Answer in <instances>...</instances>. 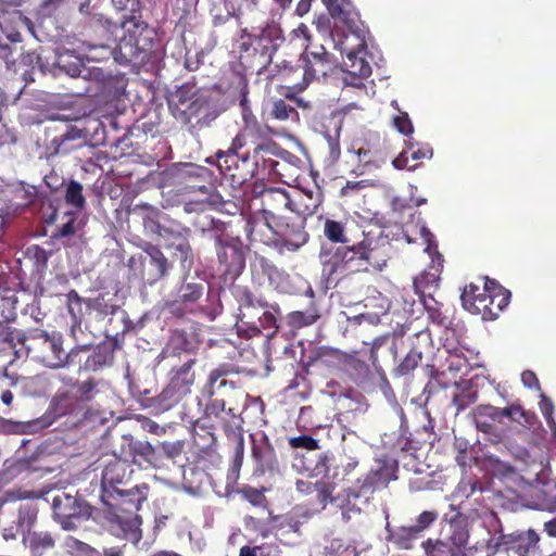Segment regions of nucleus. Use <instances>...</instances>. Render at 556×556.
Wrapping results in <instances>:
<instances>
[{
  "instance_id": "obj_56",
  "label": "nucleus",
  "mask_w": 556,
  "mask_h": 556,
  "mask_svg": "<svg viewBox=\"0 0 556 556\" xmlns=\"http://www.w3.org/2000/svg\"><path fill=\"white\" fill-rule=\"evenodd\" d=\"M59 68L71 77H78L84 70L83 61L73 54H60L56 62Z\"/></svg>"
},
{
  "instance_id": "obj_8",
  "label": "nucleus",
  "mask_w": 556,
  "mask_h": 556,
  "mask_svg": "<svg viewBox=\"0 0 556 556\" xmlns=\"http://www.w3.org/2000/svg\"><path fill=\"white\" fill-rule=\"evenodd\" d=\"M134 469L126 459L113 456L103 463L101 471V502H112L125 498V495L141 488H150L148 483L137 484L128 488L132 478Z\"/></svg>"
},
{
  "instance_id": "obj_14",
  "label": "nucleus",
  "mask_w": 556,
  "mask_h": 556,
  "mask_svg": "<svg viewBox=\"0 0 556 556\" xmlns=\"http://www.w3.org/2000/svg\"><path fill=\"white\" fill-rule=\"evenodd\" d=\"M48 414L53 419L66 418V422L78 426L86 421L91 414L90 409H84L79 400L70 387L59 389L50 401Z\"/></svg>"
},
{
  "instance_id": "obj_58",
  "label": "nucleus",
  "mask_w": 556,
  "mask_h": 556,
  "mask_svg": "<svg viewBox=\"0 0 556 556\" xmlns=\"http://www.w3.org/2000/svg\"><path fill=\"white\" fill-rule=\"evenodd\" d=\"M52 252L46 251L38 244H33L27 248L26 255L34 262L37 271H45L48 267V261Z\"/></svg>"
},
{
  "instance_id": "obj_45",
  "label": "nucleus",
  "mask_w": 556,
  "mask_h": 556,
  "mask_svg": "<svg viewBox=\"0 0 556 556\" xmlns=\"http://www.w3.org/2000/svg\"><path fill=\"white\" fill-rule=\"evenodd\" d=\"M85 304L88 309L96 312L100 317L114 315L118 309L115 295L110 294V292H102L94 298H88L85 300Z\"/></svg>"
},
{
  "instance_id": "obj_6",
  "label": "nucleus",
  "mask_w": 556,
  "mask_h": 556,
  "mask_svg": "<svg viewBox=\"0 0 556 556\" xmlns=\"http://www.w3.org/2000/svg\"><path fill=\"white\" fill-rule=\"evenodd\" d=\"M134 212L141 217L144 232L162 242L168 250H172L173 244L182 236L191 235L189 227L148 203L136 204Z\"/></svg>"
},
{
  "instance_id": "obj_47",
  "label": "nucleus",
  "mask_w": 556,
  "mask_h": 556,
  "mask_svg": "<svg viewBox=\"0 0 556 556\" xmlns=\"http://www.w3.org/2000/svg\"><path fill=\"white\" fill-rule=\"evenodd\" d=\"M287 99L289 100V102L282 99L273 101L270 116L278 121H298L299 113L295 106L292 105L290 102L300 103L301 101L298 100L294 96L287 97Z\"/></svg>"
},
{
  "instance_id": "obj_18",
  "label": "nucleus",
  "mask_w": 556,
  "mask_h": 556,
  "mask_svg": "<svg viewBox=\"0 0 556 556\" xmlns=\"http://www.w3.org/2000/svg\"><path fill=\"white\" fill-rule=\"evenodd\" d=\"M216 157L220 174L231 184L241 185L249 177H253L254 173L250 169V151L242 155L229 151H218Z\"/></svg>"
},
{
  "instance_id": "obj_43",
  "label": "nucleus",
  "mask_w": 556,
  "mask_h": 556,
  "mask_svg": "<svg viewBox=\"0 0 556 556\" xmlns=\"http://www.w3.org/2000/svg\"><path fill=\"white\" fill-rule=\"evenodd\" d=\"M150 257L149 265L151 266L150 282H155L164 278L170 268V264L160 247L149 243L144 249Z\"/></svg>"
},
{
  "instance_id": "obj_22",
  "label": "nucleus",
  "mask_w": 556,
  "mask_h": 556,
  "mask_svg": "<svg viewBox=\"0 0 556 556\" xmlns=\"http://www.w3.org/2000/svg\"><path fill=\"white\" fill-rule=\"evenodd\" d=\"M289 193L281 188H269L262 193V208L260 210L264 225L278 220L281 216L294 211Z\"/></svg>"
},
{
  "instance_id": "obj_35",
  "label": "nucleus",
  "mask_w": 556,
  "mask_h": 556,
  "mask_svg": "<svg viewBox=\"0 0 556 556\" xmlns=\"http://www.w3.org/2000/svg\"><path fill=\"white\" fill-rule=\"evenodd\" d=\"M140 50L137 49V46L134 45V41L127 33L121 38L117 45L112 47L111 56L114 58L115 62L121 65H141L148 62V58L142 54Z\"/></svg>"
},
{
  "instance_id": "obj_15",
  "label": "nucleus",
  "mask_w": 556,
  "mask_h": 556,
  "mask_svg": "<svg viewBox=\"0 0 556 556\" xmlns=\"http://www.w3.org/2000/svg\"><path fill=\"white\" fill-rule=\"evenodd\" d=\"M276 46L268 29L262 28L258 33H249L247 28L242 29L240 36V59H256L260 67H265L271 62Z\"/></svg>"
},
{
  "instance_id": "obj_20",
  "label": "nucleus",
  "mask_w": 556,
  "mask_h": 556,
  "mask_svg": "<svg viewBox=\"0 0 556 556\" xmlns=\"http://www.w3.org/2000/svg\"><path fill=\"white\" fill-rule=\"evenodd\" d=\"M540 535L533 530H516L501 534L497 546L518 556H539Z\"/></svg>"
},
{
  "instance_id": "obj_25",
  "label": "nucleus",
  "mask_w": 556,
  "mask_h": 556,
  "mask_svg": "<svg viewBox=\"0 0 556 556\" xmlns=\"http://www.w3.org/2000/svg\"><path fill=\"white\" fill-rule=\"evenodd\" d=\"M235 296L239 304V328L245 326L250 330L252 325L255 324L256 318L261 315L262 307L266 301L255 296L248 287H237Z\"/></svg>"
},
{
  "instance_id": "obj_2",
  "label": "nucleus",
  "mask_w": 556,
  "mask_h": 556,
  "mask_svg": "<svg viewBox=\"0 0 556 556\" xmlns=\"http://www.w3.org/2000/svg\"><path fill=\"white\" fill-rule=\"evenodd\" d=\"M149 491L150 488H141L125 495V498L102 502L104 519L111 534L135 544L141 540L142 519L138 511L148 500Z\"/></svg>"
},
{
  "instance_id": "obj_60",
  "label": "nucleus",
  "mask_w": 556,
  "mask_h": 556,
  "mask_svg": "<svg viewBox=\"0 0 556 556\" xmlns=\"http://www.w3.org/2000/svg\"><path fill=\"white\" fill-rule=\"evenodd\" d=\"M254 130L251 127L243 128L232 140L230 148L227 150L229 152L238 153L244 147L253 146L255 147L256 141L254 140Z\"/></svg>"
},
{
  "instance_id": "obj_41",
  "label": "nucleus",
  "mask_w": 556,
  "mask_h": 556,
  "mask_svg": "<svg viewBox=\"0 0 556 556\" xmlns=\"http://www.w3.org/2000/svg\"><path fill=\"white\" fill-rule=\"evenodd\" d=\"M201 91L195 84L185 83L178 87L168 98V108L172 111L175 118L186 105H188L194 97Z\"/></svg>"
},
{
  "instance_id": "obj_26",
  "label": "nucleus",
  "mask_w": 556,
  "mask_h": 556,
  "mask_svg": "<svg viewBox=\"0 0 556 556\" xmlns=\"http://www.w3.org/2000/svg\"><path fill=\"white\" fill-rule=\"evenodd\" d=\"M212 118L214 116L211 114L210 97L202 90L176 117V119L193 128L206 126Z\"/></svg>"
},
{
  "instance_id": "obj_33",
  "label": "nucleus",
  "mask_w": 556,
  "mask_h": 556,
  "mask_svg": "<svg viewBox=\"0 0 556 556\" xmlns=\"http://www.w3.org/2000/svg\"><path fill=\"white\" fill-rule=\"evenodd\" d=\"M326 5L330 15L345 25L346 30L344 33L365 29L351 0H326Z\"/></svg>"
},
{
  "instance_id": "obj_50",
  "label": "nucleus",
  "mask_w": 556,
  "mask_h": 556,
  "mask_svg": "<svg viewBox=\"0 0 556 556\" xmlns=\"http://www.w3.org/2000/svg\"><path fill=\"white\" fill-rule=\"evenodd\" d=\"M425 311L428 314V318L434 324L443 328H447L450 325L448 316L443 312V303L435 300L434 296L419 300Z\"/></svg>"
},
{
  "instance_id": "obj_53",
  "label": "nucleus",
  "mask_w": 556,
  "mask_h": 556,
  "mask_svg": "<svg viewBox=\"0 0 556 556\" xmlns=\"http://www.w3.org/2000/svg\"><path fill=\"white\" fill-rule=\"evenodd\" d=\"M62 546L71 556H101L96 548L72 535L64 539Z\"/></svg>"
},
{
  "instance_id": "obj_3",
  "label": "nucleus",
  "mask_w": 556,
  "mask_h": 556,
  "mask_svg": "<svg viewBox=\"0 0 556 556\" xmlns=\"http://www.w3.org/2000/svg\"><path fill=\"white\" fill-rule=\"evenodd\" d=\"M24 348L27 351V355L49 368L70 366L76 362L79 353L89 349L88 345H77L70 352H65L61 333H48L40 329H33L26 332Z\"/></svg>"
},
{
  "instance_id": "obj_21",
  "label": "nucleus",
  "mask_w": 556,
  "mask_h": 556,
  "mask_svg": "<svg viewBox=\"0 0 556 556\" xmlns=\"http://www.w3.org/2000/svg\"><path fill=\"white\" fill-rule=\"evenodd\" d=\"M252 280L263 286L268 282L274 289L286 292L289 275L279 269L271 261L263 255L256 254L251 262Z\"/></svg>"
},
{
  "instance_id": "obj_52",
  "label": "nucleus",
  "mask_w": 556,
  "mask_h": 556,
  "mask_svg": "<svg viewBox=\"0 0 556 556\" xmlns=\"http://www.w3.org/2000/svg\"><path fill=\"white\" fill-rule=\"evenodd\" d=\"M190 235L182 236L173 244L174 256L178 257L182 268L190 269L194 263V254L189 242Z\"/></svg>"
},
{
  "instance_id": "obj_44",
  "label": "nucleus",
  "mask_w": 556,
  "mask_h": 556,
  "mask_svg": "<svg viewBox=\"0 0 556 556\" xmlns=\"http://www.w3.org/2000/svg\"><path fill=\"white\" fill-rule=\"evenodd\" d=\"M35 470L33 462L29 458H16L12 460H5L3 467L0 469V489L24 472H30Z\"/></svg>"
},
{
  "instance_id": "obj_55",
  "label": "nucleus",
  "mask_w": 556,
  "mask_h": 556,
  "mask_svg": "<svg viewBox=\"0 0 556 556\" xmlns=\"http://www.w3.org/2000/svg\"><path fill=\"white\" fill-rule=\"evenodd\" d=\"M422 545L427 556H464V553L459 549L455 552L454 546L446 540H439L434 543L431 540H428L424 542Z\"/></svg>"
},
{
  "instance_id": "obj_16",
  "label": "nucleus",
  "mask_w": 556,
  "mask_h": 556,
  "mask_svg": "<svg viewBox=\"0 0 556 556\" xmlns=\"http://www.w3.org/2000/svg\"><path fill=\"white\" fill-rule=\"evenodd\" d=\"M302 61L303 79L306 84L325 78L339 66L337 58L328 52L323 45L307 46L302 54Z\"/></svg>"
},
{
  "instance_id": "obj_63",
  "label": "nucleus",
  "mask_w": 556,
  "mask_h": 556,
  "mask_svg": "<svg viewBox=\"0 0 556 556\" xmlns=\"http://www.w3.org/2000/svg\"><path fill=\"white\" fill-rule=\"evenodd\" d=\"M67 302H68V312L73 317L74 325L72 327V331H74V328L77 326H80L81 319V303L83 299L79 296V294L75 290H71L67 293Z\"/></svg>"
},
{
  "instance_id": "obj_49",
  "label": "nucleus",
  "mask_w": 556,
  "mask_h": 556,
  "mask_svg": "<svg viewBox=\"0 0 556 556\" xmlns=\"http://www.w3.org/2000/svg\"><path fill=\"white\" fill-rule=\"evenodd\" d=\"M320 318L317 307L313 304L306 311H294L287 315V321L292 329H300L315 324Z\"/></svg>"
},
{
  "instance_id": "obj_1",
  "label": "nucleus",
  "mask_w": 556,
  "mask_h": 556,
  "mask_svg": "<svg viewBox=\"0 0 556 556\" xmlns=\"http://www.w3.org/2000/svg\"><path fill=\"white\" fill-rule=\"evenodd\" d=\"M359 242L323 250L320 261L329 276L339 271H381L390 258L391 243L382 232L363 233Z\"/></svg>"
},
{
  "instance_id": "obj_11",
  "label": "nucleus",
  "mask_w": 556,
  "mask_h": 556,
  "mask_svg": "<svg viewBox=\"0 0 556 556\" xmlns=\"http://www.w3.org/2000/svg\"><path fill=\"white\" fill-rule=\"evenodd\" d=\"M122 23L117 24L106 18L102 14H93L86 25L88 39L83 41V46L89 51L101 50V56L92 55L96 61L106 60L112 54V47L116 45L118 33L123 30Z\"/></svg>"
},
{
  "instance_id": "obj_62",
  "label": "nucleus",
  "mask_w": 556,
  "mask_h": 556,
  "mask_svg": "<svg viewBox=\"0 0 556 556\" xmlns=\"http://www.w3.org/2000/svg\"><path fill=\"white\" fill-rule=\"evenodd\" d=\"M391 105L400 112V114L393 118L394 127L404 136L412 135L414 127L408 114L406 112H401L396 100H393Z\"/></svg>"
},
{
  "instance_id": "obj_4",
  "label": "nucleus",
  "mask_w": 556,
  "mask_h": 556,
  "mask_svg": "<svg viewBox=\"0 0 556 556\" xmlns=\"http://www.w3.org/2000/svg\"><path fill=\"white\" fill-rule=\"evenodd\" d=\"M483 287L470 282L462 292V302L466 311L481 315L484 320L498 317L510 301V291L502 287L495 279L483 278Z\"/></svg>"
},
{
  "instance_id": "obj_42",
  "label": "nucleus",
  "mask_w": 556,
  "mask_h": 556,
  "mask_svg": "<svg viewBox=\"0 0 556 556\" xmlns=\"http://www.w3.org/2000/svg\"><path fill=\"white\" fill-rule=\"evenodd\" d=\"M23 541L33 556H42L55 546V538L49 531H28Z\"/></svg>"
},
{
  "instance_id": "obj_29",
  "label": "nucleus",
  "mask_w": 556,
  "mask_h": 556,
  "mask_svg": "<svg viewBox=\"0 0 556 556\" xmlns=\"http://www.w3.org/2000/svg\"><path fill=\"white\" fill-rule=\"evenodd\" d=\"M442 268L443 257L439 254L437 260H432L431 264L414 278V289L419 300L434 296L439 289Z\"/></svg>"
},
{
  "instance_id": "obj_31",
  "label": "nucleus",
  "mask_w": 556,
  "mask_h": 556,
  "mask_svg": "<svg viewBox=\"0 0 556 556\" xmlns=\"http://www.w3.org/2000/svg\"><path fill=\"white\" fill-rule=\"evenodd\" d=\"M68 386L72 388L80 405L86 408L88 403L99 404L101 401L106 399V384L102 380H98L93 377L88 378L85 381H78L70 379Z\"/></svg>"
},
{
  "instance_id": "obj_51",
  "label": "nucleus",
  "mask_w": 556,
  "mask_h": 556,
  "mask_svg": "<svg viewBox=\"0 0 556 556\" xmlns=\"http://www.w3.org/2000/svg\"><path fill=\"white\" fill-rule=\"evenodd\" d=\"M25 338L26 333L0 323V352L14 350L17 343L24 346Z\"/></svg>"
},
{
  "instance_id": "obj_36",
  "label": "nucleus",
  "mask_w": 556,
  "mask_h": 556,
  "mask_svg": "<svg viewBox=\"0 0 556 556\" xmlns=\"http://www.w3.org/2000/svg\"><path fill=\"white\" fill-rule=\"evenodd\" d=\"M280 316L281 311L277 303L271 304L265 302L261 315L249 330L251 332L250 334L257 336L262 330H266V337L273 338L279 329L278 319Z\"/></svg>"
},
{
  "instance_id": "obj_27",
  "label": "nucleus",
  "mask_w": 556,
  "mask_h": 556,
  "mask_svg": "<svg viewBox=\"0 0 556 556\" xmlns=\"http://www.w3.org/2000/svg\"><path fill=\"white\" fill-rule=\"evenodd\" d=\"M275 143L270 141L264 140L255 147H253L252 152H250V159L253 160V176L262 175L263 177L271 176V175H281L279 172L280 163L276 161L274 155Z\"/></svg>"
},
{
  "instance_id": "obj_59",
  "label": "nucleus",
  "mask_w": 556,
  "mask_h": 556,
  "mask_svg": "<svg viewBox=\"0 0 556 556\" xmlns=\"http://www.w3.org/2000/svg\"><path fill=\"white\" fill-rule=\"evenodd\" d=\"M65 201L67 204L81 210L85 207L86 200L83 194V186L75 180H71L66 187Z\"/></svg>"
},
{
  "instance_id": "obj_54",
  "label": "nucleus",
  "mask_w": 556,
  "mask_h": 556,
  "mask_svg": "<svg viewBox=\"0 0 556 556\" xmlns=\"http://www.w3.org/2000/svg\"><path fill=\"white\" fill-rule=\"evenodd\" d=\"M422 361V353L412 349L402 362L393 369L394 377H403L415 370Z\"/></svg>"
},
{
  "instance_id": "obj_28",
  "label": "nucleus",
  "mask_w": 556,
  "mask_h": 556,
  "mask_svg": "<svg viewBox=\"0 0 556 556\" xmlns=\"http://www.w3.org/2000/svg\"><path fill=\"white\" fill-rule=\"evenodd\" d=\"M180 175L185 179L193 182V185L190 186L191 188L199 190L201 193L207 194V201L212 205L217 206L225 204V202L222 201V197L217 193H211V187L206 186V184H210L212 178V173L207 167L187 163L180 168Z\"/></svg>"
},
{
  "instance_id": "obj_23",
  "label": "nucleus",
  "mask_w": 556,
  "mask_h": 556,
  "mask_svg": "<svg viewBox=\"0 0 556 556\" xmlns=\"http://www.w3.org/2000/svg\"><path fill=\"white\" fill-rule=\"evenodd\" d=\"M445 525L442 528L444 540L455 548L464 547L469 538L467 517L454 505H450V511L443 516Z\"/></svg>"
},
{
  "instance_id": "obj_46",
  "label": "nucleus",
  "mask_w": 556,
  "mask_h": 556,
  "mask_svg": "<svg viewBox=\"0 0 556 556\" xmlns=\"http://www.w3.org/2000/svg\"><path fill=\"white\" fill-rule=\"evenodd\" d=\"M187 395L168 382L163 391L154 399V406L161 412H166L181 403Z\"/></svg>"
},
{
  "instance_id": "obj_40",
  "label": "nucleus",
  "mask_w": 556,
  "mask_h": 556,
  "mask_svg": "<svg viewBox=\"0 0 556 556\" xmlns=\"http://www.w3.org/2000/svg\"><path fill=\"white\" fill-rule=\"evenodd\" d=\"M338 359L342 369L352 380L362 382L368 378L369 366L365 361L357 356V352L341 353Z\"/></svg>"
},
{
  "instance_id": "obj_34",
  "label": "nucleus",
  "mask_w": 556,
  "mask_h": 556,
  "mask_svg": "<svg viewBox=\"0 0 556 556\" xmlns=\"http://www.w3.org/2000/svg\"><path fill=\"white\" fill-rule=\"evenodd\" d=\"M351 156L357 165L352 169L357 176L369 174L380 168L387 162V154L382 149L378 148H359L352 151Z\"/></svg>"
},
{
  "instance_id": "obj_17",
  "label": "nucleus",
  "mask_w": 556,
  "mask_h": 556,
  "mask_svg": "<svg viewBox=\"0 0 556 556\" xmlns=\"http://www.w3.org/2000/svg\"><path fill=\"white\" fill-rule=\"evenodd\" d=\"M215 245L219 271L226 279L235 280L241 275L245 267V255L242 243L239 240L217 236Z\"/></svg>"
},
{
  "instance_id": "obj_10",
  "label": "nucleus",
  "mask_w": 556,
  "mask_h": 556,
  "mask_svg": "<svg viewBox=\"0 0 556 556\" xmlns=\"http://www.w3.org/2000/svg\"><path fill=\"white\" fill-rule=\"evenodd\" d=\"M274 235L271 244L280 253L283 251L295 252L308 241L305 230V217L299 212L292 211L280 219L266 226Z\"/></svg>"
},
{
  "instance_id": "obj_30",
  "label": "nucleus",
  "mask_w": 556,
  "mask_h": 556,
  "mask_svg": "<svg viewBox=\"0 0 556 556\" xmlns=\"http://www.w3.org/2000/svg\"><path fill=\"white\" fill-rule=\"evenodd\" d=\"M540 470L535 472L536 504L541 509L556 511V478H549V469L539 464Z\"/></svg>"
},
{
  "instance_id": "obj_57",
  "label": "nucleus",
  "mask_w": 556,
  "mask_h": 556,
  "mask_svg": "<svg viewBox=\"0 0 556 556\" xmlns=\"http://www.w3.org/2000/svg\"><path fill=\"white\" fill-rule=\"evenodd\" d=\"M421 536V532L413 525L400 527L393 534V540L401 548H412V543Z\"/></svg>"
},
{
  "instance_id": "obj_12",
  "label": "nucleus",
  "mask_w": 556,
  "mask_h": 556,
  "mask_svg": "<svg viewBox=\"0 0 556 556\" xmlns=\"http://www.w3.org/2000/svg\"><path fill=\"white\" fill-rule=\"evenodd\" d=\"M31 492L22 491L20 489L7 491L0 497V514H4V507L8 504H13V510H16V519L13 525L3 529V538L14 540L18 533L24 534L30 531L35 525L38 515V508L33 503H23L22 500L29 497Z\"/></svg>"
},
{
  "instance_id": "obj_9",
  "label": "nucleus",
  "mask_w": 556,
  "mask_h": 556,
  "mask_svg": "<svg viewBox=\"0 0 556 556\" xmlns=\"http://www.w3.org/2000/svg\"><path fill=\"white\" fill-rule=\"evenodd\" d=\"M397 464L387 459L377 462L375 468H371L363 478H358L353 486L346 492L348 504L351 502L357 505V502L368 504L375 492L386 489L389 483L396 480Z\"/></svg>"
},
{
  "instance_id": "obj_38",
  "label": "nucleus",
  "mask_w": 556,
  "mask_h": 556,
  "mask_svg": "<svg viewBox=\"0 0 556 556\" xmlns=\"http://www.w3.org/2000/svg\"><path fill=\"white\" fill-rule=\"evenodd\" d=\"M127 446L134 464L142 465L146 463L154 467L157 466L160 457L156 450L148 441L130 439Z\"/></svg>"
},
{
  "instance_id": "obj_7",
  "label": "nucleus",
  "mask_w": 556,
  "mask_h": 556,
  "mask_svg": "<svg viewBox=\"0 0 556 556\" xmlns=\"http://www.w3.org/2000/svg\"><path fill=\"white\" fill-rule=\"evenodd\" d=\"M238 374V370L229 364H220L218 367L210 371L205 383L201 389V396L207 400L204 414L211 418H223V414L231 416L232 419H239L232 408L226 410L225 395L227 391L237 388L235 381L228 380L227 377Z\"/></svg>"
},
{
  "instance_id": "obj_32",
  "label": "nucleus",
  "mask_w": 556,
  "mask_h": 556,
  "mask_svg": "<svg viewBox=\"0 0 556 556\" xmlns=\"http://www.w3.org/2000/svg\"><path fill=\"white\" fill-rule=\"evenodd\" d=\"M334 486L331 483L326 481H317L315 482V494L317 501L326 507L328 503L336 504L337 507L342 510V518L345 521L351 520L353 515H357L361 513V507L356 506L355 503L351 502L348 504L346 495L342 497L341 495H333Z\"/></svg>"
},
{
  "instance_id": "obj_61",
  "label": "nucleus",
  "mask_w": 556,
  "mask_h": 556,
  "mask_svg": "<svg viewBox=\"0 0 556 556\" xmlns=\"http://www.w3.org/2000/svg\"><path fill=\"white\" fill-rule=\"evenodd\" d=\"M477 399V391L472 390L471 388H467L453 395V405L456 407L457 412H460L476 403Z\"/></svg>"
},
{
  "instance_id": "obj_37",
  "label": "nucleus",
  "mask_w": 556,
  "mask_h": 556,
  "mask_svg": "<svg viewBox=\"0 0 556 556\" xmlns=\"http://www.w3.org/2000/svg\"><path fill=\"white\" fill-rule=\"evenodd\" d=\"M252 456L256 463L257 470L262 473L273 471L278 467V459L274 446L267 437L252 441Z\"/></svg>"
},
{
  "instance_id": "obj_48",
  "label": "nucleus",
  "mask_w": 556,
  "mask_h": 556,
  "mask_svg": "<svg viewBox=\"0 0 556 556\" xmlns=\"http://www.w3.org/2000/svg\"><path fill=\"white\" fill-rule=\"evenodd\" d=\"M325 237L333 243H342L343 245L351 243L346 223L327 218L324 224Z\"/></svg>"
},
{
  "instance_id": "obj_5",
  "label": "nucleus",
  "mask_w": 556,
  "mask_h": 556,
  "mask_svg": "<svg viewBox=\"0 0 556 556\" xmlns=\"http://www.w3.org/2000/svg\"><path fill=\"white\" fill-rule=\"evenodd\" d=\"M366 35L365 29L343 33L342 38L336 43L341 54H345L342 64L344 72L342 80L345 86L363 88L365 87L364 79L371 75V65L366 60Z\"/></svg>"
},
{
  "instance_id": "obj_39",
  "label": "nucleus",
  "mask_w": 556,
  "mask_h": 556,
  "mask_svg": "<svg viewBox=\"0 0 556 556\" xmlns=\"http://www.w3.org/2000/svg\"><path fill=\"white\" fill-rule=\"evenodd\" d=\"M195 364L197 358H189L181 366L172 370L169 383L175 386L187 396L191 393V388L195 382V374L193 371Z\"/></svg>"
},
{
  "instance_id": "obj_19",
  "label": "nucleus",
  "mask_w": 556,
  "mask_h": 556,
  "mask_svg": "<svg viewBox=\"0 0 556 556\" xmlns=\"http://www.w3.org/2000/svg\"><path fill=\"white\" fill-rule=\"evenodd\" d=\"M205 291V285L201 281H188L187 279L165 302V307L175 315L182 316L193 313V305L199 302Z\"/></svg>"
},
{
  "instance_id": "obj_24",
  "label": "nucleus",
  "mask_w": 556,
  "mask_h": 556,
  "mask_svg": "<svg viewBox=\"0 0 556 556\" xmlns=\"http://www.w3.org/2000/svg\"><path fill=\"white\" fill-rule=\"evenodd\" d=\"M122 27L125 29L134 45L150 61L154 47V29L150 28L148 23L137 20L135 15L125 16L122 21Z\"/></svg>"
},
{
  "instance_id": "obj_13",
  "label": "nucleus",
  "mask_w": 556,
  "mask_h": 556,
  "mask_svg": "<svg viewBox=\"0 0 556 556\" xmlns=\"http://www.w3.org/2000/svg\"><path fill=\"white\" fill-rule=\"evenodd\" d=\"M53 518L64 530H74L92 515V507L76 496L61 493L52 500Z\"/></svg>"
},
{
  "instance_id": "obj_64",
  "label": "nucleus",
  "mask_w": 556,
  "mask_h": 556,
  "mask_svg": "<svg viewBox=\"0 0 556 556\" xmlns=\"http://www.w3.org/2000/svg\"><path fill=\"white\" fill-rule=\"evenodd\" d=\"M515 408L516 410L514 413L516 414H514L511 421L517 422L528 429L535 427V425L538 424V417L534 413L526 410L519 404H515Z\"/></svg>"
}]
</instances>
